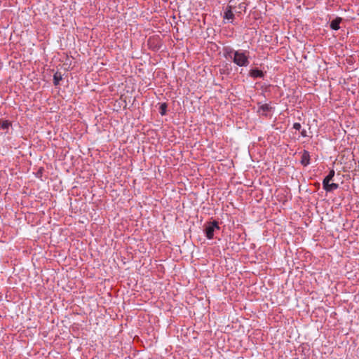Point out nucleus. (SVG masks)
Returning a JSON list of instances; mask_svg holds the SVG:
<instances>
[{
	"label": "nucleus",
	"mask_w": 359,
	"mask_h": 359,
	"mask_svg": "<svg viewBox=\"0 0 359 359\" xmlns=\"http://www.w3.org/2000/svg\"><path fill=\"white\" fill-rule=\"evenodd\" d=\"M62 79V76L60 73L56 72L53 76V83L55 86H57L60 81Z\"/></svg>",
	"instance_id": "12"
},
{
	"label": "nucleus",
	"mask_w": 359,
	"mask_h": 359,
	"mask_svg": "<svg viewBox=\"0 0 359 359\" xmlns=\"http://www.w3.org/2000/svg\"><path fill=\"white\" fill-rule=\"evenodd\" d=\"M272 107L269 104H264L259 107L258 112H262V115L266 116V112L270 111Z\"/></svg>",
	"instance_id": "8"
},
{
	"label": "nucleus",
	"mask_w": 359,
	"mask_h": 359,
	"mask_svg": "<svg viewBox=\"0 0 359 359\" xmlns=\"http://www.w3.org/2000/svg\"><path fill=\"white\" fill-rule=\"evenodd\" d=\"M168 105L166 103H162L159 107L160 114L163 116L166 114Z\"/></svg>",
	"instance_id": "13"
},
{
	"label": "nucleus",
	"mask_w": 359,
	"mask_h": 359,
	"mask_svg": "<svg viewBox=\"0 0 359 359\" xmlns=\"http://www.w3.org/2000/svg\"><path fill=\"white\" fill-rule=\"evenodd\" d=\"M323 187V189L326 191L330 192V191H332L333 190H335V189H338L339 184H336V183H332V184L328 183V184H325V185H324Z\"/></svg>",
	"instance_id": "9"
},
{
	"label": "nucleus",
	"mask_w": 359,
	"mask_h": 359,
	"mask_svg": "<svg viewBox=\"0 0 359 359\" xmlns=\"http://www.w3.org/2000/svg\"><path fill=\"white\" fill-rule=\"evenodd\" d=\"M301 135H302V137H306V136H307L306 130H304H304H302L301 131Z\"/></svg>",
	"instance_id": "15"
},
{
	"label": "nucleus",
	"mask_w": 359,
	"mask_h": 359,
	"mask_svg": "<svg viewBox=\"0 0 359 359\" xmlns=\"http://www.w3.org/2000/svg\"><path fill=\"white\" fill-rule=\"evenodd\" d=\"M334 176V170H331L329 172V174L324 178L323 181V186L330 183V182L332 180L333 177Z\"/></svg>",
	"instance_id": "10"
},
{
	"label": "nucleus",
	"mask_w": 359,
	"mask_h": 359,
	"mask_svg": "<svg viewBox=\"0 0 359 359\" xmlns=\"http://www.w3.org/2000/svg\"><path fill=\"white\" fill-rule=\"evenodd\" d=\"M224 20H233L234 18V14L232 12V7L231 6H227L226 10L224 13L223 15Z\"/></svg>",
	"instance_id": "6"
},
{
	"label": "nucleus",
	"mask_w": 359,
	"mask_h": 359,
	"mask_svg": "<svg viewBox=\"0 0 359 359\" xmlns=\"http://www.w3.org/2000/svg\"><path fill=\"white\" fill-rule=\"evenodd\" d=\"M293 128H294L297 130H300L302 128V126L299 123H294L293 125Z\"/></svg>",
	"instance_id": "14"
},
{
	"label": "nucleus",
	"mask_w": 359,
	"mask_h": 359,
	"mask_svg": "<svg viewBox=\"0 0 359 359\" xmlns=\"http://www.w3.org/2000/svg\"><path fill=\"white\" fill-rule=\"evenodd\" d=\"M218 222L214 220L208 222L204 225V232L208 239H212L214 237V232L216 230H219Z\"/></svg>",
	"instance_id": "2"
},
{
	"label": "nucleus",
	"mask_w": 359,
	"mask_h": 359,
	"mask_svg": "<svg viewBox=\"0 0 359 359\" xmlns=\"http://www.w3.org/2000/svg\"><path fill=\"white\" fill-rule=\"evenodd\" d=\"M301 164L307 166L310 163V154L306 150H304L301 157Z\"/></svg>",
	"instance_id": "3"
},
{
	"label": "nucleus",
	"mask_w": 359,
	"mask_h": 359,
	"mask_svg": "<svg viewBox=\"0 0 359 359\" xmlns=\"http://www.w3.org/2000/svg\"><path fill=\"white\" fill-rule=\"evenodd\" d=\"M223 52H224V56L226 58H230L232 60V58L235 54V52H236V50H235L233 48H231L230 46H225L223 48Z\"/></svg>",
	"instance_id": "5"
},
{
	"label": "nucleus",
	"mask_w": 359,
	"mask_h": 359,
	"mask_svg": "<svg viewBox=\"0 0 359 359\" xmlns=\"http://www.w3.org/2000/svg\"><path fill=\"white\" fill-rule=\"evenodd\" d=\"M249 76L254 79H257V78L262 79V78H264V74L262 70H259V69L255 68V69H251L249 72Z\"/></svg>",
	"instance_id": "4"
},
{
	"label": "nucleus",
	"mask_w": 359,
	"mask_h": 359,
	"mask_svg": "<svg viewBox=\"0 0 359 359\" xmlns=\"http://www.w3.org/2000/svg\"><path fill=\"white\" fill-rule=\"evenodd\" d=\"M11 126V122L8 120L0 121V128L4 130H8Z\"/></svg>",
	"instance_id": "11"
},
{
	"label": "nucleus",
	"mask_w": 359,
	"mask_h": 359,
	"mask_svg": "<svg viewBox=\"0 0 359 359\" xmlns=\"http://www.w3.org/2000/svg\"><path fill=\"white\" fill-rule=\"evenodd\" d=\"M232 61L239 67H247L249 63V52L247 50H238L232 58Z\"/></svg>",
	"instance_id": "1"
},
{
	"label": "nucleus",
	"mask_w": 359,
	"mask_h": 359,
	"mask_svg": "<svg viewBox=\"0 0 359 359\" xmlns=\"http://www.w3.org/2000/svg\"><path fill=\"white\" fill-rule=\"evenodd\" d=\"M342 21V18L340 17H337L335 19L331 21L330 27L333 30H338L340 27L339 25Z\"/></svg>",
	"instance_id": "7"
}]
</instances>
